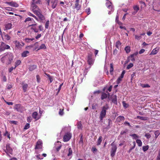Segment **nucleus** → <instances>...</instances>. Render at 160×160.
Instances as JSON below:
<instances>
[{"label": "nucleus", "mask_w": 160, "mask_h": 160, "mask_svg": "<svg viewBox=\"0 0 160 160\" xmlns=\"http://www.w3.org/2000/svg\"><path fill=\"white\" fill-rule=\"evenodd\" d=\"M0 58H1V61L2 62H6L8 64H9L12 61L13 56L12 53L8 52L7 54H4L3 56L1 55L0 56Z\"/></svg>", "instance_id": "f257e3e1"}, {"label": "nucleus", "mask_w": 160, "mask_h": 160, "mask_svg": "<svg viewBox=\"0 0 160 160\" xmlns=\"http://www.w3.org/2000/svg\"><path fill=\"white\" fill-rule=\"evenodd\" d=\"M109 107L108 105H106L102 107V110L100 113L99 118L100 121L102 122L103 118L105 117L106 115L107 110L108 108Z\"/></svg>", "instance_id": "f03ea898"}, {"label": "nucleus", "mask_w": 160, "mask_h": 160, "mask_svg": "<svg viewBox=\"0 0 160 160\" xmlns=\"http://www.w3.org/2000/svg\"><path fill=\"white\" fill-rule=\"evenodd\" d=\"M111 145L112 146V148L111 151V156L112 157H113L115 155L117 148L114 142L111 143Z\"/></svg>", "instance_id": "7ed1b4c3"}, {"label": "nucleus", "mask_w": 160, "mask_h": 160, "mask_svg": "<svg viewBox=\"0 0 160 160\" xmlns=\"http://www.w3.org/2000/svg\"><path fill=\"white\" fill-rule=\"evenodd\" d=\"M58 0H48V5L51 6L52 8H55L57 4Z\"/></svg>", "instance_id": "20e7f679"}, {"label": "nucleus", "mask_w": 160, "mask_h": 160, "mask_svg": "<svg viewBox=\"0 0 160 160\" xmlns=\"http://www.w3.org/2000/svg\"><path fill=\"white\" fill-rule=\"evenodd\" d=\"M13 42L15 44L16 47L18 49H21L24 45L22 42H20L16 40L13 41Z\"/></svg>", "instance_id": "39448f33"}, {"label": "nucleus", "mask_w": 160, "mask_h": 160, "mask_svg": "<svg viewBox=\"0 0 160 160\" xmlns=\"http://www.w3.org/2000/svg\"><path fill=\"white\" fill-rule=\"evenodd\" d=\"M37 24V23L34 21L33 24H30L29 25V27H31V30H33L35 32H39V29L36 26Z\"/></svg>", "instance_id": "423d86ee"}, {"label": "nucleus", "mask_w": 160, "mask_h": 160, "mask_svg": "<svg viewBox=\"0 0 160 160\" xmlns=\"http://www.w3.org/2000/svg\"><path fill=\"white\" fill-rule=\"evenodd\" d=\"M10 48V47L8 45L6 44L3 42H1L0 47V51H3L5 49H9Z\"/></svg>", "instance_id": "0eeeda50"}, {"label": "nucleus", "mask_w": 160, "mask_h": 160, "mask_svg": "<svg viewBox=\"0 0 160 160\" xmlns=\"http://www.w3.org/2000/svg\"><path fill=\"white\" fill-rule=\"evenodd\" d=\"M94 61V60L92 58V55L91 54H88V64L90 66L93 65Z\"/></svg>", "instance_id": "6e6552de"}, {"label": "nucleus", "mask_w": 160, "mask_h": 160, "mask_svg": "<svg viewBox=\"0 0 160 160\" xmlns=\"http://www.w3.org/2000/svg\"><path fill=\"white\" fill-rule=\"evenodd\" d=\"M1 37L2 40L5 42L10 40L11 38V37L8 34L4 33Z\"/></svg>", "instance_id": "1a4fd4ad"}, {"label": "nucleus", "mask_w": 160, "mask_h": 160, "mask_svg": "<svg viewBox=\"0 0 160 160\" xmlns=\"http://www.w3.org/2000/svg\"><path fill=\"white\" fill-rule=\"evenodd\" d=\"M5 3L12 7L17 8L19 6L18 4L15 2H6Z\"/></svg>", "instance_id": "9d476101"}, {"label": "nucleus", "mask_w": 160, "mask_h": 160, "mask_svg": "<svg viewBox=\"0 0 160 160\" xmlns=\"http://www.w3.org/2000/svg\"><path fill=\"white\" fill-rule=\"evenodd\" d=\"M71 137V134L70 133L66 134L63 137V141L65 142L68 141Z\"/></svg>", "instance_id": "9b49d317"}, {"label": "nucleus", "mask_w": 160, "mask_h": 160, "mask_svg": "<svg viewBox=\"0 0 160 160\" xmlns=\"http://www.w3.org/2000/svg\"><path fill=\"white\" fill-rule=\"evenodd\" d=\"M61 147L62 145L60 142L58 141L55 143V147L57 151H58L61 148Z\"/></svg>", "instance_id": "f8f14e48"}, {"label": "nucleus", "mask_w": 160, "mask_h": 160, "mask_svg": "<svg viewBox=\"0 0 160 160\" xmlns=\"http://www.w3.org/2000/svg\"><path fill=\"white\" fill-rule=\"evenodd\" d=\"M42 143L41 141H38L36 143V147L35 148V149H38L42 148Z\"/></svg>", "instance_id": "ddd939ff"}, {"label": "nucleus", "mask_w": 160, "mask_h": 160, "mask_svg": "<svg viewBox=\"0 0 160 160\" xmlns=\"http://www.w3.org/2000/svg\"><path fill=\"white\" fill-rule=\"evenodd\" d=\"M6 150L7 151H6V152H8L10 154H12V148L10 147V145L9 144H7L6 146Z\"/></svg>", "instance_id": "4468645a"}, {"label": "nucleus", "mask_w": 160, "mask_h": 160, "mask_svg": "<svg viewBox=\"0 0 160 160\" xmlns=\"http://www.w3.org/2000/svg\"><path fill=\"white\" fill-rule=\"evenodd\" d=\"M106 5L109 9H112L113 8L111 2L108 0H106Z\"/></svg>", "instance_id": "2eb2a0df"}, {"label": "nucleus", "mask_w": 160, "mask_h": 160, "mask_svg": "<svg viewBox=\"0 0 160 160\" xmlns=\"http://www.w3.org/2000/svg\"><path fill=\"white\" fill-rule=\"evenodd\" d=\"M12 24L11 23H8L5 25V27L4 29V31L10 29L12 28Z\"/></svg>", "instance_id": "dca6fc26"}, {"label": "nucleus", "mask_w": 160, "mask_h": 160, "mask_svg": "<svg viewBox=\"0 0 160 160\" xmlns=\"http://www.w3.org/2000/svg\"><path fill=\"white\" fill-rule=\"evenodd\" d=\"M31 8L33 12L34 11H38L39 9L38 8H37V6L36 5V4L33 2H32V4L31 5Z\"/></svg>", "instance_id": "f3484780"}, {"label": "nucleus", "mask_w": 160, "mask_h": 160, "mask_svg": "<svg viewBox=\"0 0 160 160\" xmlns=\"http://www.w3.org/2000/svg\"><path fill=\"white\" fill-rule=\"evenodd\" d=\"M32 117L36 120H37L39 118L38 116V112H34L33 113Z\"/></svg>", "instance_id": "a211bd4d"}, {"label": "nucleus", "mask_w": 160, "mask_h": 160, "mask_svg": "<svg viewBox=\"0 0 160 160\" xmlns=\"http://www.w3.org/2000/svg\"><path fill=\"white\" fill-rule=\"evenodd\" d=\"M159 50V47H157L155 48H154L152 50L151 53L150 54V55L153 54L155 55L157 54Z\"/></svg>", "instance_id": "6ab92c4d"}, {"label": "nucleus", "mask_w": 160, "mask_h": 160, "mask_svg": "<svg viewBox=\"0 0 160 160\" xmlns=\"http://www.w3.org/2000/svg\"><path fill=\"white\" fill-rule=\"evenodd\" d=\"M29 52L28 51H24L22 53L21 56L22 57H26L29 55Z\"/></svg>", "instance_id": "aec40b11"}, {"label": "nucleus", "mask_w": 160, "mask_h": 160, "mask_svg": "<svg viewBox=\"0 0 160 160\" xmlns=\"http://www.w3.org/2000/svg\"><path fill=\"white\" fill-rule=\"evenodd\" d=\"M38 19H39L38 22H40L43 23L44 22L45 18L44 16L42 14L38 18Z\"/></svg>", "instance_id": "412c9836"}, {"label": "nucleus", "mask_w": 160, "mask_h": 160, "mask_svg": "<svg viewBox=\"0 0 160 160\" xmlns=\"http://www.w3.org/2000/svg\"><path fill=\"white\" fill-rule=\"evenodd\" d=\"M46 48V47L44 44H42L39 47H36L35 48V49H37V50H39L41 49H45Z\"/></svg>", "instance_id": "4be33fe9"}, {"label": "nucleus", "mask_w": 160, "mask_h": 160, "mask_svg": "<svg viewBox=\"0 0 160 160\" xmlns=\"http://www.w3.org/2000/svg\"><path fill=\"white\" fill-rule=\"evenodd\" d=\"M34 13L37 16H38V18L41 15H42V14L41 12L40 9H38V11H34Z\"/></svg>", "instance_id": "5701e85b"}, {"label": "nucleus", "mask_w": 160, "mask_h": 160, "mask_svg": "<svg viewBox=\"0 0 160 160\" xmlns=\"http://www.w3.org/2000/svg\"><path fill=\"white\" fill-rule=\"evenodd\" d=\"M37 66L35 65H31L29 66V70L30 71H32L36 68Z\"/></svg>", "instance_id": "b1692460"}, {"label": "nucleus", "mask_w": 160, "mask_h": 160, "mask_svg": "<svg viewBox=\"0 0 160 160\" xmlns=\"http://www.w3.org/2000/svg\"><path fill=\"white\" fill-rule=\"evenodd\" d=\"M124 117L123 116H119L117 118V121L119 122H120L121 121H124Z\"/></svg>", "instance_id": "393cba45"}, {"label": "nucleus", "mask_w": 160, "mask_h": 160, "mask_svg": "<svg viewBox=\"0 0 160 160\" xmlns=\"http://www.w3.org/2000/svg\"><path fill=\"white\" fill-rule=\"evenodd\" d=\"M112 102L116 104L117 103V97L116 95L113 96Z\"/></svg>", "instance_id": "a878e982"}, {"label": "nucleus", "mask_w": 160, "mask_h": 160, "mask_svg": "<svg viewBox=\"0 0 160 160\" xmlns=\"http://www.w3.org/2000/svg\"><path fill=\"white\" fill-rule=\"evenodd\" d=\"M137 118L144 121H146L148 119V118L147 117H141L140 116H138L137 117Z\"/></svg>", "instance_id": "bb28decb"}, {"label": "nucleus", "mask_w": 160, "mask_h": 160, "mask_svg": "<svg viewBox=\"0 0 160 160\" xmlns=\"http://www.w3.org/2000/svg\"><path fill=\"white\" fill-rule=\"evenodd\" d=\"M35 39L34 38H26L25 39V42H31V41H33V40H34Z\"/></svg>", "instance_id": "cd10ccee"}, {"label": "nucleus", "mask_w": 160, "mask_h": 160, "mask_svg": "<svg viewBox=\"0 0 160 160\" xmlns=\"http://www.w3.org/2000/svg\"><path fill=\"white\" fill-rule=\"evenodd\" d=\"M28 21H31L32 22H33L34 23V21H35L34 20L33 18L30 17H28L25 19L24 22H26Z\"/></svg>", "instance_id": "c85d7f7f"}, {"label": "nucleus", "mask_w": 160, "mask_h": 160, "mask_svg": "<svg viewBox=\"0 0 160 160\" xmlns=\"http://www.w3.org/2000/svg\"><path fill=\"white\" fill-rule=\"evenodd\" d=\"M77 128L78 129H82V124L81 123V122H78L77 123Z\"/></svg>", "instance_id": "c756f323"}, {"label": "nucleus", "mask_w": 160, "mask_h": 160, "mask_svg": "<svg viewBox=\"0 0 160 160\" xmlns=\"http://www.w3.org/2000/svg\"><path fill=\"white\" fill-rule=\"evenodd\" d=\"M110 73L111 75L113 74V71L114 69H113V65L112 63H111L110 64Z\"/></svg>", "instance_id": "7c9ffc66"}, {"label": "nucleus", "mask_w": 160, "mask_h": 160, "mask_svg": "<svg viewBox=\"0 0 160 160\" xmlns=\"http://www.w3.org/2000/svg\"><path fill=\"white\" fill-rule=\"evenodd\" d=\"M130 136L133 138L135 139H136L139 138L138 135L135 133H133L130 135Z\"/></svg>", "instance_id": "2f4dec72"}, {"label": "nucleus", "mask_w": 160, "mask_h": 160, "mask_svg": "<svg viewBox=\"0 0 160 160\" xmlns=\"http://www.w3.org/2000/svg\"><path fill=\"white\" fill-rule=\"evenodd\" d=\"M107 97V94L105 93H102V94L101 99L102 100H103L106 98Z\"/></svg>", "instance_id": "473e14b6"}, {"label": "nucleus", "mask_w": 160, "mask_h": 160, "mask_svg": "<svg viewBox=\"0 0 160 160\" xmlns=\"http://www.w3.org/2000/svg\"><path fill=\"white\" fill-rule=\"evenodd\" d=\"M28 87V85L27 84H25L22 86V88L24 92H25L27 90Z\"/></svg>", "instance_id": "72a5a7b5"}, {"label": "nucleus", "mask_w": 160, "mask_h": 160, "mask_svg": "<svg viewBox=\"0 0 160 160\" xmlns=\"http://www.w3.org/2000/svg\"><path fill=\"white\" fill-rule=\"evenodd\" d=\"M136 142L139 147H141L142 146V142L140 139L136 140Z\"/></svg>", "instance_id": "f704fd0d"}, {"label": "nucleus", "mask_w": 160, "mask_h": 160, "mask_svg": "<svg viewBox=\"0 0 160 160\" xmlns=\"http://www.w3.org/2000/svg\"><path fill=\"white\" fill-rule=\"evenodd\" d=\"M102 137L101 136H100L99 137L97 141V145H99L100 144L102 141Z\"/></svg>", "instance_id": "c9c22d12"}, {"label": "nucleus", "mask_w": 160, "mask_h": 160, "mask_svg": "<svg viewBox=\"0 0 160 160\" xmlns=\"http://www.w3.org/2000/svg\"><path fill=\"white\" fill-rule=\"evenodd\" d=\"M121 45V43L119 41H118L116 42L115 46L117 48L119 49Z\"/></svg>", "instance_id": "e433bc0d"}, {"label": "nucleus", "mask_w": 160, "mask_h": 160, "mask_svg": "<svg viewBox=\"0 0 160 160\" xmlns=\"http://www.w3.org/2000/svg\"><path fill=\"white\" fill-rule=\"evenodd\" d=\"M21 62L20 60H17L15 62V67L14 68H15L18 66L21 63Z\"/></svg>", "instance_id": "4c0bfd02"}, {"label": "nucleus", "mask_w": 160, "mask_h": 160, "mask_svg": "<svg viewBox=\"0 0 160 160\" xmlns=\"http://www.w3.org/2000/svg\"><path fill=\"white\" fill-rule=\"evenodd\" d=\"M149 148V146L148 145L143 146L142 147V150L144 152H146L148 150Z\"/></svg>", "instance_id": "58836bf2"}, {"label": "nucleus", "mask_w": 160, "mask_h": 160, "mask_svg": "<svg viewBox=\"0 0 160 160\" xmlns=\"http://www.w3.org/2000/svg\"><path fill=\"white\" fill-rule=\"evenodd\" d=\"M125 50L127 53H128L130 52V47L129 46L126 47L125 48Z\"/></svg>", "instance_id": "ea45409f"}, {"label": "nucleus", "mask_w": 160, "mask_h": 160, "mask_svg": "<svg viewBox=\"0 0 160 160\" xmlns=\"http://www.w3.org/2000/svg\"><path fill=\"white\" fill-rule=\"evenodd\" d=\"M132 144L133 145V147H131V148H130V149H129V151H128V152L129 153L131 152V151L132 150V149H133L135 147V146H136V143H135V141H134L132 142Z\"/></svg>", "instance_id": "a19ab883"}, {"label": "nucleus", "mask_w": 160, "mask_h": 160, "mask_svg": "<svg viewBox=\"0 0 160 160\" xmlns=\"http://www.w3.org/2000/svg\"><path fill=\"white\" fill-rule=\"evenodd\" d=\"M154 134L155 135V138H157L158 136L160 134V132L159 131L157 130L155 132Z\"/></svg>", "instance_id": "79ce46f5"}, {"label": "nucleus", "mask_w": 160, "mask_h": 160, "mask_svg": "<svg viewBox=\"0 0 160 160\" xmlns=\"http://www.w3.org/2000/svg\"><path fill=\"white\" fill-rule=\"evenodd\" d=\"M142 38L141 35H136L135 36V38L138 40H139Z\"/></svg>", "instance_id": "37998d69"}, {"label": "nucleus", "mask_w": 160, "mask_h": 160, "mask_svg": "<svg viewBox=\"0 0 160 160\" xmlns=\"http://www.w3.org/2000/svg\"><path fill=\"white\" fill-rule=\"evenodd\" d=\"M50 21L49 20H47L45 24V28L46 29H48L49 27Z\"/></svg>", "instance_id": "c03bdc74"}, {"label": "nucleus", "mask_w": 160, "mask_h": 160, "mask_svg": "<svg viewBox=\"0 0 160 160\" xmlns=\"http://www.w3.org/2000/svg\"><path fill=\"white\" fill-rule=\"evenodd\" d=\"M108 124L106 128L107 129H109L110 127V124L111 123H112V121L111 119H108Z\"/></svg>", "instance_id": "a18cd8bd"}, {"label": "nucleus", "mask_w": 160, "mask_h": 160, "mask_svg": "<svg viewBox=\"0 0 160 160\" xmlns=\"http://www.w3.org/2000/svg\"><path fill=\"white\" fill-rule=\"evenodd\" d=\"M59 114L60 116H62L64 114L63 109H59Z\"/></svg>", "instance_id": "49530a36"}, {"label": "nucleus", "mask_w": 160, "mask_h": 160, "mask_svg": "<svg viewBox=\"0 0 160 160\" xmlns=\"http://www.w3.org/2000/svg\"><path fill=\"white\" fill-rule=\"evenodd\" d=\"M141 86L142 87L144 88H149L150 87V86L148 84H141Z\"/></svg>", "instance_id": "de8ad7c7"}, {"label": "nucleus", "mask_w": 160, "mask_h": 160, "mask_svg": "<svg viewBox=\"0 0 160 160\" xmlns=\"http://www.w3.org/2000/svg\"><path fill=\"white\" fill-rule=\"evenodd\" d=\"M122 103L123 107L125 108H127L128 107V104L126 103L125 101H123Z\"/></svg>", "instance_id": "09e8293b"}, {"label": "nucleus", "mask_w": 160, "mask_h": 160, "mask_svg": "<svg viewBox=\"0 0 160 160\" xmlns=\"http://www.w3.org/2000/svg\"><path fill=\"white\" fill-rule=\"evenodd\" d=\"M133 66V64L132 63H129L127 66V69H129L130 68L132 67Z\"/></svg>", "instance_id": "8fccbe9b"}, {"label": "nucleus", "mask_w": 160, "mask_h": 160, "mask_svg": "<svg viewBox=\"0 0 160 160\" xmlns=\"http://www.w3.org/2000/svg\"><path fill=\"white\" fill-rule=\"evenodd\" d=\"M133 9L134 11H135L136 12H138V10H139V7L138 6L136 5L133 7Z\"/></svg>", "instance_id": "3c124183"}, {"label": "nucleus", "mask_w": 160, "mask_h": 160, "mask_svg": "<svg viewBox=\"0 0 160 160\" xmlns=\"http://www.w3.org/2000/svg\"><path fill=\"white\" fill-rule=\"evenodd\" d=\"M5 9L6 10L8 11H13L14 10V8H11V7H6L5 8Z\"/></svg>", "instance_id": "603ef678"}, {"label": "nucleus", "mask_w": 160, "mask_h": 160, "mask_svg": "<svg viewBox=\"0 0 160 160\" xmlns=\"http://www.w3.org/2000/svg\"><path fill=\"white\" fill-rule=\"evenodd\" d=\"M30 127L29 124L27 123L24 127V129H27L29 128Z\"/></svg>", "instance_id": "864d4df0"}, {"label": "nucleus", "mask_w": 160, "mask_h": 160, "mask_svg": "<svg viewBox=\"0 0 160 160\" xmlns=\"http://www.w3.org/2000/svg\"><path fill=\"white\" fill-rule=\"evenodd\" d=\"M129 58L130 59V60L132 62L134 61L135 60L134 57H132V55H131L129 57Z\"/></svg>", "instance_id": "5fc2aeb1"}, {"label": "nucleus", "mask_w": 160, "mask_h": 160, "mask_svg": "<svg viewBox=\"0 0 160 160\" xmlns=\"http://www.w3.org/2000/svg\"><path fill=\"white\" fill-rule=\"evenodd\" d=\"M40 2V0H33L32 2L36 4L39 3Z\"/></svg>", "instance_id": "6e6d98bb"}, {"label": "nucleus", "mask_w": 160, "mask_h": 160, "mask_svg": "<svg viewBox=\"0 0 160 160\" xmlns=\"http://www.w3.org/2000/svg\"><path fill=\"white\" fill-rule=\"evenodd\" d=\"M145 136L148 139H149V138H150L151 137V135L148 133H146L145 134Z\"/></svg>", "instance_id": "4d7b16f0"}, {"label": "nucleus", "mask_w": 160, "mask_h": 160, "mask_svg": "<svg viewBox=\"0 0 160 160\" xmlns=\"http://www.w3.org/2000/svg\"><path fill=\"white\" fill-rule=\"evenodd\" d=\"M79 3H75V8L77 10H78L79 9Z\"/></svg>", "instance_id": "13d9d810"}, {"label": "nucleus", "mask_w": 160, "mask_h": 160, "mask_svg": "<svg viewBox=\"0 0 160 160\" xmlns=\"http://www.w3.org/2000/svg\"><path fill=\"white\" fill-rule=\"evenodd\" d=\"M20 108V105L18 104H16L15 106V108L18 111H19V108Z\"/></svg>", "instance_id": "bf43d9fd"}, {"label": "nucleus", "mask_w": 160, "mask_h": 160, "mask_svg": "<svg viewBox=\"0 0 160 160\" xmlns=\"http://www.w3.org/2000/svg\"><path fill=\"white\" fill-rule=\"evenodd\" d=\"M68 151H69V153L68 154V156H70L72 154V149L70 148L69 149V150Z\"/></svg>", "instance_id": "052dcab7"}, {"label": "nucleus", "mask_w": 160, "mask_h": 160, "mask_svg": "<svg viewBox=\"0 0 160 160\" xmlns=\"http://www.w3.org/2000/svg\"><path fill=\"white\" fill-rule=\"evenodd\" d=\"M36 78L37 79V81L38 82H39L40 81V78L39 75H37L36 76Z\"/></svg>", "instance_id": "680f3d73"}, {"label": "nucleus", "mask_w": 160, "mask_h": 160, "mask_svg": "<svg viewBox=\"0 0 160 160\" xmlns=\"http://www.w3.org/2000/svg\"><path fill=\"white\" fill-rule=\"evenodd\" d=\"M36 157L37 158L39 159H42L43 158L42 155H41L40 154L37 155L36 156Z\"/></svg>", "instance_id": "e2e57ef3"}, {"label": "nucleus", "mask_w": 160, "mask_h": 160, "mask_svg": "<svg viewBox=\"0 0 160 160\" xmlns=\"http://www.w3.org/2000/svg\"><path fill=\"white\" fill-rule=\"evenodd\" d=\"M86 12H87V14L89 15L90 13V8H88L86 9Z\"/></svg>", "instance_id": "0e129e2a"}, {"label": "nucleus", "mask_w": 160, "mask_h": 160, "mask_svg": "<svg viewBox=\"0 0 160 160\" xmlns=\"http://www.w3.org/2000/svg\"><path fill=\"white\" fill-rule=\"evenodd\" d=\"M97 105L96 104H93L92 105V108L93 109H96V107Z\"/></svg>", "instance_id": "69168bd1"}, {"label": "nucleus", "mask_w": 160, "mask_h": 160, "mask_svg": "<svg viewBox=\"0 0 160 160\" xmlns=\"http://www.w3.org/2000/svg\"><path fill=\"white\" fill-rule=\"evenodd\" d=\"M122 78H121L120 77H119L118 78V79L117 80V83L118 84H119L120 82L122 80Z\"/></svg>", "instance_id": "338daca9"}, {"label": "nucleus", "mask_w": 160, "mask_h": 160, "mask_svg": "<svg viewBox=\"0 0 160 160\" xmlns=\"http://www.w3.org/2000/svg\"><path fill=\"white\" fill-rule=\"evenodd\" d=\"M124 124L126 125H128L129 127H131V126L130 125V123L127 121H126L124 122Z\"/></svg>", "instance_id": "774afa93"}]
</instances>
